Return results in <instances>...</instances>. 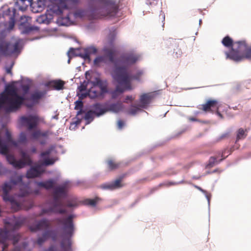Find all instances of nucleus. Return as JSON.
I'll list each match as a JSON object with an SVG mask.
<instances>
[{
    "instance_id": "5701e85b",
    "label": "nucleus",
    "mask_w": 251,
    "mask_h": 251,
    "mask_svg": "<svg viewBox=\"0 0 251 251\" xmlns=\"http://www.w3.org/2000/svg\"><path fill=\"white\" fill-rule=\"evenodd\" d=\"M96 86H94L92 85H90V87L88 90V96L91 99H95L99 98L103 96L100 91L96 89Z\"/></svg>"
},
{
    "instance_id": "412c9836",
    "label": "nucleus",
    "mask_w": 251,
    "mask_h": 251,
    "mask_svg": "<svg viewBox=\"0 0 251 251\" xmlns=\"http://www.w3.org/2000/svg\"><path fill=\"white\" fill-rule=\"evenodd\" d=\"M6 159L9 164H11L14 167L17 169H21L24 167V164L22 160H16L13 155L7 154Z\"/></svg>"
},
{
    "instance_id": "423d86ee",
    "label": "nucleus",
    "mask_w": 251,
    "mask_h": 251,
    "mask_svg": "<svg viewBox=\"0 0 251 251\" xmlns=\"http://www.w3.org/2000/svg\"><path fill=\"white\" fill-rule=\"evenodd\" d=\"M132 63L123 66V67H117L115 71L114 79L121 84H125L126 88L128 90H132V87L131 84L132 80H139L143 72L141 71H138L136 74L131 75L128 72L129 67L134 64Z\"/></svg>"
},
{
    "instance_id": "f257e3e1",
    "label": "nucleus",
    "mask_w": 251,
    "mask_h": 251,
    "mask_svg": "<svg viewBox=\"0 0 251 251\" xmlns=\"http://www.w3.org/2000/svg\"><path fill=\"white\" fill-rule=\"evenodd\" d=\"M2 191L3 200L10 202L13 212H17L22 208L28 210L33 206L32 200L26 197L31 192L29 191L28 185L23 184L21 176H17L9 182L4 183Z\"/></svg>"
},
{
    "instance_id": "864d4df0",
    "label": "nucleus",
    "mask_w": 251,
    "mask_h": 251,
    "mask_svg": "<svg viewBox=\"0 0 251 251\" xmlns=\"http://www.w3.org/2000/svg\"><path fill=\"white\" fill-rule=\"evenodd\" d=\"M50 152H51L50 150H48L47 151H43V152H41V157H44L46 156H48L50 154Z\"/></svg>"
},
{
    "instance_id": "7ed1b4c3",
    "label": "nucleus",
    "mask_w": 251,
    "mask_h": 251,
    "mask_svg": "<svg viewBox=\"0 0 251 251\" xmlns=\"http://www.w3.org/2000/svg\"><path fill=\"white\" fill-rule=\"evenodd\" d=\"M24 100L25 98L18 95L17 87L14 84H9L0 97V109L5 104L7 112L16 111L21 108Z\"/></svg>"
},
{
    "instance_id": "0eeeda50",
    "label": "nucleus",
    "mask_w": 251,
    "mask_h": 251,
    "mask_svg": "<svg viewBox=\"0 0 251 251\" xmlns=\"http://www.w3.org/2000/svg\"><path fill=\"white\" fill-rule=\"evenodd\" d=\"M237 49H232L229 52H226V58L238 62L243 59L251 60V47H248L245 41H237Z\"/></svg>"
},
{
    "instance_id": "4be33fe9",
    "label": "nucleus",
    "mask_w": 251,
    "mask_h": 251,
    "mask_svg": "<svg viewBox=\"0 0 251 251\" xmlns=\"http://www.w3.org/2000/svg\"><path fill=\"white\" fill-rule=\"evenodd\" d=\"M92 109L91 110L93 113L97 117L101 116L104 114L108 110L104 106L100 103H96L92 106Z\"/></svg>"
},
{
    "instance_id": "de8ad7c7",
    "label": "nucleus",
    "mask_w": 251,
    "mask_h": 251,
    "mask_svg": "<svg viewBox=\"0 0 251 251\" xmlns=\"http://www.w3.org/2000/svg\"><path fill=\"white\" fill-rule=\"evenodd\" d=\"M54 162H55L54 159H52V158L51 159L47 158L44 160L43 164L45 166H49V165H51L53 164L54 163Z\"/></svg>"
},
{
    "instance_id": "774afa93",
    "label": "nucleus",
    "mask_w": 251,
    "mask_h": 251,
    "mask_svg": "<svg viewBox=\"0 0 251 251\" xmlns=\"http://www.w3.org/2000/svg\"><path fill=\"white\" fill-rule=\"evenodd\" d=\"M23 88L25 91H26L28 90L29 87L27 86H24Z\"/></svg>"
},
{
    "instance_id": "1a4fd4ad",
    "label": "nucleus",
    "mask_w": 251,
    "mask_h": 251,
    "mask_svg": "<svg viewBox=\"0 0 251 251\" xmlns=\"http://www.w3.org/2000/svg\"><path fill=\"white\" fill-rule=\"evenodd\" d=\"M91 5H95L96 7L93 8V10H101L104 13L101 16H114L118 11V6L114 0H90Z\"/></svg>"
},
{
    "instance_id": "c756f323",
    "label": "nucleus",
    "mask_w": 251,
    "mask_h": 251,
    "mask_svg": "<svg viewBox=\"0 0 251 251\" xmlns=\"http://www.w3.org/2000/svg\"><path fill=\"white\" fill-rule=\"evenodd\" d=\"M97 51V49L94 47L87 48L84 50V54L83 55V57L84 59H89L91 54H96Z\"/></svg>"
},
{
    "instance_id": "6e6d98bb",
    "label": "nucleus",
    "mask_w": 251,
    "mask_h": 251,
    "mask_svg": "<svg viewBox=\"0 0 251 251\" xmlns=\"http://www.w3.org/2000/svg\"><path fill=\"white\" fill-rule=\"evenodd\" d=\"M229 133H225L221 136L220 139H223L224 138H227L229 137Z\"/></svg>"
},
{
    "instance_id": "f8f14e48",
    "label": "nucleus",
    "mask_w": 251,
    "mask_h": 251,
    "mask_svg": "<svg viewBox=\"0 0 251 251\" xmlns=\"http://www.w3.org/2000/svg\"><path fill=\"white\" fill-rule=\"evenodd\" d=\"M183 43L181 40L170 38L165 42V45L168 48L173 49V57L174 58H178L180 57L182 52L179 46Z\"/></svg>"
},
{
    "instance_id": "4468645a",
    "label": "nucleus",
    "mask_w": 251,
    "mask_h": 251,
    "mask_svg": "<svg viewBox=\"0 0 251 251\" xmlns=\"http://www.w3.org/2000/svg\"><path fill=\"white\" fill-rule=\"evenodd\" d=\"M38 117L35 115L22 116L20 118L22 124L27 127L28 130H31L35 128L38 123Z\"/></svg>"
},
{
    "instance_id": "a18cd8bd",
    "label": "nucleus",
    "mask_w": 251,
    "mask_h": 251,
    "mask_svg": "<svg viewBox=\"0 0 251 251\" xmlns=\"http://www.w3.org/2000/svg\"><path fill=\"white\" fill-rule=\"evenodd\" d=\"M100 187L103 189L114 190L112 182L103 184L101 185Z\"/></svg>"
},
{
    "instance_id": "69168bd1",
    "label": "nucleus",
    "mask_w": 251,
    "mask_h": 251,
    "mask_svg": "<svg viewBox=\"0 0 251 251\" xmlns=\"http://www.w3.org/2000/svg\"><path fill=\"white\" fill-rule=\"evenodd\" d=\"M189 120L191 121H193V122L197 121V119L195 118H194V117H190V118H189Z\"/></svg>"
},
{
    "instance_id": "ea45409f",
    "label": "nucleus",
    "mask_w": 251,
    "mask_h": 251,
    "mask_svg": "<svg viewBox=\"0 0 251 251\" xmlns=\"http://www.w3.org/2000/svg\"><path fill=\"white\" fill-rule=\"evenodd\" d=\"M122 109V105L120 103H113L109 106V110L115 112H119Z\"/></svg>"
},
{
    "instance_id": "338daca9",
    "label": "nucleus",
    "mask_w": 251,
    "mask_h": 251,
    "mask_svg": "<svg viewBox=\"0 0 251 251\" xmlns=\"http://www.w3.org/2000/svg\"><path fill=\"white\" fill-rule=\"evenodd\" d=\"M74 52V49L73 48H70L69 53H73Z\"/></svg>"
},
{
    "instance_id": "e2e57ef3",
    "label": "nucleus",
    "mask_w": 251,
    "mask_h": 251,
    "mask_svg": "<svg viewBox=\"0 0 251 251\" xmlns=\"http://www.w3.org/2000/svg\"><path fill=\"white\" fill-rule=\"evenodd\" d=\"M62 18H64L66 19L67 21L69 19V15L68 14V12H67V13H66V16H65L64 17H62Z\"/></svg>"
},
{
    "instance_id": "473e14b6",
    "label": "nucleus",
    "mask_w": 251,
    "mask_h": 251,
    "mask_svg": "<svg viewBox=\"0 0 251 251\" xmlns=\"http://www.w3.org/2000/svg\"><path fill=\"white\" fill-rule=\"evenodd\" d=\"M22 160L24 164V167L26 165H31L32 164V160L30 156L25 152L22 151L21 152Z\"/></svg>"
},
{
    "instance_id": "c9c22d12",
    "label": "nucleus",
    "mask_w": 251,
    "mask_h": 251,
    "mask_svg": "<svg viewBox=\"0 0 251 251\" xmlns=\"http://www.w3.org/2000/svg\"><path fill=\"white\" fill-rule=\"evenodd\" d=\"M124 177V176H120L119 178L116 179L115 181L112 182L114 190L120 188L124 186V185L121 183Z\"/></svg>"
},
{
    "instance_id": "f3484780",
    "label": "nucleus",
    "mask_w": 251,
    "mask_h": 251,
    "mask_svg": "<svg viewBox=\"0 0 251 251\" xmlns=\"http://www.w3.org/2000/svg\"><path fill=\"white\" fill-rule=\"evenodd\" d=\"M154 95L152 93H144L141 95L139 99V106L142 108H146L153 99Z\"/></svg>"
},
{
    "instance_id": "2eb2a0df",
    "label": "nucleus",
    "mask_w": 251,
    "mask_h": 251,
    "mask_svg": "<svg viewBox=\"0 0 251 251\" xmlns=\"http://www.w3.org/2000/svg\"><path fill=\"white\" fill-rule=\"evenodd\" d=\"M91 85L94 86H99L101 93L103 95L108 93V82L106 79L102 80L99 77H95L91 81Z\"/></svg>"
},
{
    "instance_id": "6e6552de",
    "label": "nucleus",
    "mask_w": 251,
    "mask_h": 251,
    "mask_svg": "<svg viewBox=\"0 0 251 251\" xmlns=\"http://www.w3.org/2000/svg\"><path fill=\"white\" fill-rule=\"evenodd\" d=\"M4 223V229L0 230V251H5L8 246L7 241L9 238V230H16L22 225L21 221L15 219L10 221L5 219Z\"/></svg>"
},
{
    "instance_id": "4c0bfd02",
    "label": "nucleus",
    "mask_w": 251,
    "mask_h": 251,
    "mask_svg": "<svg viewBox=\"0 0 251 251\" xmlns=\"http://www.w3.org/2000/svg\"><path fill=\"white\" fill-rule=\"evenodd\" d=\"M83 106V104L81 100H77L75 102V109H79L80 110L77 112V116H79L80 114L83 113L82 109Z\"/></svg>"
},
{
    "instance_id": "6ab92c4d",
    "label": "nucleus",
    "mask_w": 251,
    "mask_h": 251,
    "mask_svg": "<svg viewBox=\"0 0 251 251\" xmlns=\"http://www.w3.org/2000/svg\"><path fill=\"white\" fill-rule=\"evenodd\" d=\"M86 80H84L82 84L78 88L80 92H82L86 90H88L89 85H91V81H92L93 76L88 72L85 73Z\"/></svg>"
},
{
    "instance_id": "e433bc0d",
    "label": "nucleus",
    "mask_w": 251,
    "mask_h": 251,
    "mask_svg": "<svg viewBox=\"0 0 251 251\" xmlns=\"http://www.w3.org/2000/svg\"><path fill=\"white\" fill-rule=\"evenodd\" d=\"M247 132L246 130H244L243 128H240L238 129L237 132V137H236V141L240 140V139H244L247 135V133H246Z\"/></svg>"
},
{
    "instance_id": "052dcab7",
    "label": "nucleus",
    "mask_w": 251,
    "mask_h": 251,
    "mask_svg": "<svg viewBox=\"0 0 251 251\" xmlns=\"http://www.w3.org/2000/svg\"><path fill=\"white\" fill-rule=\"evenodd\" d=\"M216 114L221 118H223V115L219 111V109H216L215 110Z\"/></svg>"
},
{
    "instance_id": "5fc2aeb1",
    "label": "nucleus",
    "mask_w": 251,
    "mask_h": 251,
    "mask_svg": "<svg viewBox=\"0 0 251 251\" xmlns=\"http://www.w3.org/2000/svg\"><path fill=\"white\" fill-rule=\"evenodd\" d=\"M125 123L122 120H119L118 121L117 126L119 129H122L124 126Z\"/></svg>"
},
{
    "instance_id": "bb28decb",
    "label": "nucleus",
    "mask_w": 251,
    "mask_h": 251,
    "mask_svg": "<svg viewBox=\"0 0 251 251\" xmlns=\"http://www.w3.org/2000/svg\"><path fill=\"white\" fill-rule=\"evenodd\" d=\"M55 181L50 179L44 182H37V185L39 187H43L47 190L52 188L55 184Z\"/></svg>"
},
{
    "instance_id": "0e129e2a",
    "label": "nucleus",
    "mask_w": 251,
    "mask_h": 251,
    "mask_svg": "<svg viewBox=\"0 0 251 251\" xmlns=\"http://www.w3.org/2000/svg\"><path fill=\"white\" fill-rule=\"evenodd\" d=\"M6 73L7 74H12L11 69L10 68H7L6 69Z\"/></svg>"
},
{
    "instance_id": "603ef678",
    "label": "nucleus",
    "mask_w": 251,
    "mask_h": 251,
    "mask_svg": "<svg viewBox=\"0 0 251 251\" xmlns=\"http://www.w3.org/2000/svg\"><path fill=\"white\" fill-rule=\"evenodd\" d=\"M216 162V158L215 157H211L209 160V164L208 165L210 166H213L215 163Z\"/></svg>"
},
{
    "instance_id": "a211bd4d",
    "label": "nucleus",
    "mask_w": 251,
    "mask_h": 251,
    "mask_svg": "<svg viewBox=\"0 0 251 251\" xmlns=\"http://www.w3.org/2000/svg\"><path fill=\"white\" fill-rule=\"evenodd\" d=\"M15 5L19 10L22 11H25L29 6L33 8L35 6L32 0H19L16 2Z\"/></svg>"
},
{
    "instance_id": "9d476101",
    "label": "nucleus",
    "mask_w": 251,
    "mask_h": 251,
    "mask_svg": "<svg viewBox=\"0 0 251 251\" xmlns=\"http://www.w3.org/2000/svg\"><path fill=\"white\" fill-rule=\"evenodd\" d=\"M52 3L50 9L54 14L62 16L63 12L73 8L78 0H50Z\"/></svg>"
},
{
    "instance_id": "39448f33",
    "label": "nucleus",
    "mask_w": 251,
    "mask_h": 251,
    "mask_svg": "<svg viewBox=\"0 0 251 251\" xmlns=\"http://www.w3.org/2000/svg\"><path fill=\"white\" fill-rule=\"evenodd\" d=\"M105 55L107 57L109 61L114 64V69L112 72V77L114 78L115 71L117 67H123L125 65L132 63H136L139 60V56L134 52H127L123 54L120 57L115 59L116 51L111 49L106 48L104 49Z\"/></svg>"
},
{
    "instance_id": "a19ab883",
    "label": "nucleus",
    "mask_w": 251,
    "mask_h": 251,
    "mask_svg": "<svg viewBox=\"0 0 251 251\" xmlns=\"http://www.w3.org/2000/svg\"><path fill=\"white\" fill-rule=\"evenodd\" d=\"M8 153V148L7 144L3 143L1 146H0V153L3 155H7Z\"/></svg>"
},
{
    "instance_id": "680f3d73",
    "label": "nucleus",
    "mask_w": 251,
    "mask_h": 251,
    "mask_svg": "<svg viewBox=\"0 0 251 251\" xmlns=\"http://www.w3.org/2000/svg\"><path fill=\"white\" fill-rule=\"evenodd\" d=\"M11 251H21L20 247H15Z\"/></svg>"
},
{
    "instance_id": "cd10ccee",
    "label": "nucleus",
    "mask_w": 251,
    "mask_h": 251,
    "mask_svg": "<svg viewBox=\"0 0 251 251\" xmlns=\"http://www.w3.org/2000/svg\"><path fill=\"white\" fill-rule=\"evenodd\" d=\"M51 232V230H47L44 232L43 233L42 236L37 239L36 243L38 245L41 246L50 236Z\"/></svg>"
},
{
    "instance_id": "49530a36",
    "label": "nucleus",
    "mask_w": 251,
    "mask_h": 251,
    "mask_svg": "<svg viewBox=\"0 0 251 251\" xmlns=\"http://www.w3.org/2000/svg\"><path fill=\"white\" fill-rule=\"evenodd\" d=\"M139 110V108H138L136 106L132 105L130 109H129V113L131 115H135Z\"/></svg>"
},
{
    "instance_id": "9b49d317",
    "label": "nucleus",
    "mask_w": 251,
    "mask_h": 251,
    "mask_svg": "<svg viewBox=\"0 0 251 251\" xmlns=\"http://www.w3.org/2000/svg\"><path fill=\"white\" fill-rule=\"evenodd\" d=\"M18 50L19 43L17 42L13 45L7 41H2L0 43V52L3 56H10L17 52Z\"/></svg>"
},
{
    "instance_id": "a878e982",
    "label": "nucleus",
    "mask_w": 251,
    "mask_h": 251,
    "mask_svg": "<svg viewBox=\"0 0 251 251\" xmlns=\"http://www.w3.org/2000/svg\"><path fill=\"white\" fill-rule=\"evenodd\" d=\"M236 42L233 43L232 39L228 36L224 37L222 41L223 45L226 47H232L231 49H236L237 45L235 44ZM232 50H230V51Z\"/></svg>"
},
{
    "instance_id": "7c9ffc66",
    "label": "nucleus",
    "mask_w": 251,
    "mask_h": 251,
    "mask_svg": "<svg viewBox=\"0 0 251 251\" xmlns=\"http://www.w3.org/2000/svg\"><path fill=\"white\" fill-rule=\"evenodd\" d=\"M5 136H6V140L5 142H4L6 144H11L15 147H17L18 146V143L16 141L13 140L11 136V132L8 131V130H6L5 132Z\"/></svg>"
},
{
    "instance_id": "c85d7f7f",
    "label": "nucleus",
    "mask_w": 251,
    "mask_h": 251,
    "mask_svg": "<svg viewBox=\"0 0 251 251\" xmlns=\"http://www.w3.org/2000/svg\"><path fill=\"white\" fill-rule=\"evenodd\" d=\"M44 95L45 93L43 92L36 91L31 95L30 100L33 102H37Z\"/></svg>"
},
{
    "instance_id": "c03bdc74",
    "label": "nucleus",
    "mask_w": 251,
    "mask_h": 251,
    "mask_svg": "<svg viewBox=\"0 0 251 251\" xmlns=\"http://www.w3.org/2000/svg\"><path fill=\"white\" fill-rule=\"evenodd\" d=\"M94 64L96 65H99L101 62H105V56H99L97 57L94 60Z\"/></svg>"
},
{
    "instance_id": "58836bf2",
    "label": "nucleus",
    "mask_w": 251,
    "mask_h": 251,
    "mask_svg": "<svg viewBox=\"0 0 251 251\" xmlns=\"http://www.w3.org/2000/svg\"><path fill=\"white\" fill-rule=\"evenodd\" d=\"M100 200V199L98 197H96L94 199H87L85 201V203L86 205L95 206Z\"/></svg>"
},
{
    "instance_id": "09e8293b",
    "label": "nucleus",
    "mask_w": 251,
    "mask_h": 251,
    "mask_svg": "<svg viewBox=\"0 0 251 251\" xmlns=\"http://www.w3.org/2000/svg\"><path fill=\"white\" fill-rule=\"evenodd\" d=\"M21 238V236L19 234H16L14 235L11 240L13 241V244L14 245H15L20 240Z\"/></svg>"
},
{
    "instance_id": "aec40b11",
    "label": "nucleus",
    "mask_w": 251,
    "mask_h": 251,
    "mask_svg": "<svg viewBox=\"0 0 251 251\" xmlns=\"http://www.w3.org/2000/svg\"><path fill=\"white\" fill-rule=\"evenodd\" d=\"M42 173L43 171L41 170L40 166L37 165L27 171L26 175L27 178H32L39 176Z\"/></svg>"
},
{
    "instance_id": "20e7f679",
    "label": "nucleus",
    "mask_w": 251,
    "mask_h": 251,
    "mask_svg": "<svg viewBox=\"0 0 251 251\" xmlns=\"http://www.w3.org/2000/svg\"><path fill=\"white\" fill-rule=\"evenodd\" d=\"M69 188L68 182H65L61 185L55 187L53 192V203L52 205L49 208H44L42 210L40 216L49 213H54L59 214H65L67 210L65 209L58 207L63 206V202L60 200L61 197H66Z\"/></svg>"
},
{
    "instance_id": "72a5a7b5",
    "label": "nucleus",
    "mask_w": 251,
    "mask_h": 251,
    "mask_svg": "<svg viewBox=\"0 0 251 251\" xmlns=\"http://www.w3.org/2000/svg\"><path fill=\"white\" fill-rule=\"evenodd\" d=\"M108 167L109 170L113 171L117 169L120 166V163L112 159L107 161Z\"/></svg>"
},
{
    "instance_id": "3c124183",
    "label": "nucleus",
    "mask_w": 251,
    "mask_h": 251,
    "mask_svg": "<svg viewBox=\"0 0 251 251\" xmlns=\"http://www.w3.org/2000/svg\"><path fill=\"white\" fill-rule=\"evenodd\" d=\"M135 99V97H133L132 96H126L125 98V99L124 101L125 103H128V101L131 102L132 101Z\"/></svg>"
},
{
    "instance_id": "37998d69",
    "label": "nucleus",
    "mask_w": 251,
    "mask_h": 251,
    "mask_svg": "<svg viewBox=\"0 0 251 251\" xmlns=\"http://www.w3.org/2000/svg\"><path fill=\"white\" fill-rule=\"evenodd\" d=\"M27 141L26 136L25 133L22 132L19 135L18 142L20 143H25Z\"/></svg>"
},
{
    "instance_id": "f03ea898",
    "label": "nucleus",
    "mask_w": 251,
    "mask_h": 251,
    "mask_svg": "<svg viewBox=\"0 0 251 251\" xmlns=\"http://www.w3.org/2000/svg\"><path fill=\"white\" fill-rule=\"evenodd\" d=\"M73 215H70L65 218H57L56 221L63 226L62 240L60 242L62 251H72L71 238L75 232V227L73 222ZM46 251H59L56 247L50 246Z\"/></svg>"
},
{
    "instance_id": "b1692460",
    "label": "nucleus",
    "mask_w": 251,
    "mask_h": 251,
    "mask_svg": "<svg viewBox=\"0 0 251 251\" xmlns=\"http://www.w3.org/2000/svg\"><path fill=\"white\" fill-rule=\"evenodd\" d=\"M128 90L126 88L125 84L118 83L115 89L112 92L111 95L113 98H116L120 94L123 93L125 91Z\"/></svg>"
},
{
    "instance_id": "8fccbe9b",
    "label": "nucleus",
    "mask_w": 251,
    "mask_h": 251,
    "mask_svg": "<svg viewBox=\"0 0 251 251\" xmlns=\"http://www.w3.org/2000/svg\"><path fill=\"white\" fill-rule=\"evenodd\" d=\"M80 93H78V96L79 99L81 100L88 96V91L85 93H83V92Z\"/></svg>"
},
{
    "instance_id": "13d9d810",
    "label": "nucleus",
    "mask_w": 251,
    "mask_h": 251,
    "mask_svg": "<svg viewBox=\"0 0 251 251\" xmlns=\"http://www.w3.org/2000/svg\"><path fill=\"white\" fill-rule=\"evenodd\" d=\"M231 151H229L228 149H225L222 152V156H225L226 153H230Z\"/></svg>"
},
{
    "instance_id": "2f4dec72",
    "label": "nucleus",
    "mask_w": 251,
    "mask_h": 251,
    "mask_svg": "<svg viewBox=\"0 0 251 251\" xmlns=\"http://www.w3.org/2000/svg\"><path fill=\"white\" fill-rule=\"evenodd\" d=\"M50 84L51 86H53L55 89L59 90L63 88L64 82L62 80H59L52 81L50 82Z\"/></svg>"
},
{
    "instance_id": "f704fd0d",
    "label": "nucleus",
    "mask_w": 251,
    "mask_h": 251,
    "mask_svg": "<svg viewBox=\"0 0 251 251\" xmlns=\"http://www.w3.org/2000/svg\"><path fill=\"white\" fill-rule=\"evenodd\" d=\"M95 114L91 110L86 113L84 118L86 121V124H90L93 120Z\"/></svg>"
},
{
    "instance_id": "4d7b16f0",
    "label": "nucleus",
    "mask_w": 251,
    "mask_h": 251,
    "mask_svg": "<svg viewBox=\"0 0 251 251\" xmlns=\"http://www.w3.org/2000/svg\"><path fill=\"white\" fill-rule=\"evenodd\" d=\"M177 184H178L177 182L170 181V182H168V183H167L165 184V185L167 186H171V185H177Z\"/></svg>"
},
{
    "instance_id": "dca6fc26",
    "label": "nucleus",
    "mask_w": 251,
    "mask_h": 251,
    "mask_svg": "<svg viewBox=\"0 0 251 251\" xmlns=\"http://www.w3.org/2000/svg\"><path fill=\"white\" fill-rule=\"evenodd\" d=\"M50 226V223L47 219H43L38 221L36 224L30 226V230L32 232H36L38 230H46Z\"/></svg>"
},
{
    "instance_id": "bf43d9fd",
    "label": "nucleus",
    "mask_w": 251,
    "mask_h": 251,
    "mask_svg": "<svg viewBox=\"0 0 251 251\" xmlns=\"http://www.w3.org/2000/svg\"><path fill=\"white\" fill-rule=\"evenodd\" d=\"M78 116H77V120L75 121V124L76 125H78L79 124H80L81 122V119H80L78 117Z\"/></svg>"
},
{
    "instance_id": "393cba45",
    "label": "nucleus",
    "mask_w": 251,
    "mask_h": 251,
    "mask_svg": "<svg viewBox=\"0 0 251 251\" xmlns=\"http://www.w3.org/2000/svg\"><path fill=\"white\" fill-rule=\"evenodd\" d=\"M49 136V132L47 131L42 132L39 129L33 131L31 134V138L35 140H38L41 137L47 138Z\"/></svg>"
},
{
    "instance_id": "79ce46f5",
    "label": "nucleus",
    "mask_w": 251,
    "mask_h": 251,
    "mask_svg": "<svg viewBox=\"0 0 251 251\" xmlns=\"http://www.w3.org/2000/svg\"><path fill=\"white\" fill-rule=\"evenodd\" d=\"M77 206V203L74 200H68L66 202V204L64 205L63 204V206H66L68 207H74ZM61 207H59V208H62Z\"/></svg>"
},
{
    "instance_id": "ddd939ff",
    "label": "nucleus",
    "mask_w": 251,
    "mask_h": 251,
    "mask_svg": "<svg viewBox=\"0 0 251 251\" xmlns=\"http://www.w3.org/2000/svg\"><path fill=\"white\" fill-rule=\"evenodd\" d=\"M219 102L215 99H209L206 100L205 103L199 105L198 108L205 113H214V110L219 109Z\"/></svg>"
}]
</instances>
